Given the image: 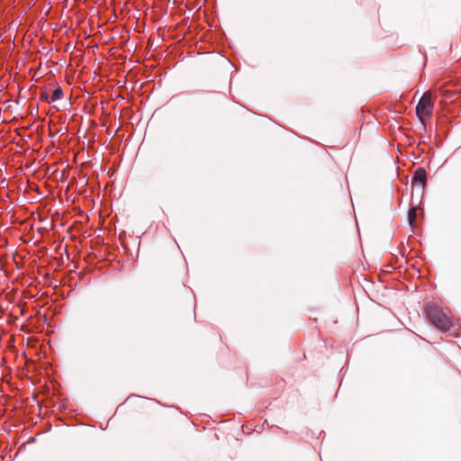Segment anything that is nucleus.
<instances>
[{
    "mask_svg": "<svg viewBox=\"0 0 461 461\" xmlns=\"http://www.w3.org/2000/svg\"><path fill=\"white\" fill-rule=\"evenodd\" d=\"M427 313L431 322L439 330H447L451 327V321L448 316L438 307L429 305Z\"/></svg>",
    "mask_w": 461,
    "mask_h": 461,
    "instance_id": "obj_1",
    "label": "nucleus"
},
{
    "mask_svg": "<svg viewBox=\"0 0 461 461\" xmlns=\"http://www.w3.org/2000/svg\"><path fill=\"white\" fill-rule=\"evenodd\" d=\"M432 95L430 92H426L420 98L416 106V113L422 122L429 118L432 113Z\"/></svg>",
    "mask_w": 461,
    "mask_h": 461,
    "instance_id": "obj_2",
    "label": "nucleus"
},
{
    "mask_svg": "<svg viewBox=\"0 0 461 461\" xmlns=\"http://www.w3.org/2000/svg\"><path fill=\"white\" fill-rule=\"evenodd\" d=\"M427 179V174L425 169L423 168H418L413 176V181L416 183L420 184L421 185H424Z\"/></svg>",
    "mask_w": 461,
    "mask_h": 461,
    "instance_id": "obj_3",
    "label": "nucleus"
},
{
    "mask_svg": "<svg viewBox=\"0 0 461 461\" xmlns=\"http://www.w3.org/2000/svg\"><path fill=\"white\" fill-rule=\"evenodd\" d=\"M62 95H63V91H62V89H61L60 87H58V88H56V89L53 91V93H52V95H51V96H50V98L49 102H50V103L56 102V101H58V100H59V99L62 97Z\"/></svg>",
    "mask_w": 461,
    "mask_h": 461,
    "instance_id": "obj_4",
    "label": "nucleus"
},
{
    "mask_svg": "<svg viewBox=\"0 0 461 461\" xmlns=\"http://www.w3.org/2000/svg\"><path fill=\"white\" fill-rule=\"evenodd\" d=\"M408 218H409L410 224H413L416 220V209L415 208H411L409 211Z\"/></svg>",
    "mask_w": 461,
    "mask_h": 461,
    "instance_id": "obj_5",
    "label": "nucleus"
}]
</instances>
